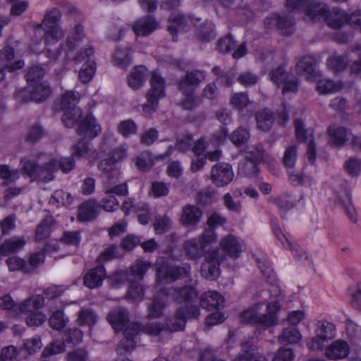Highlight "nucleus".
Listing matches in <instances>:
<instances>
[{
	"instance_id": "nucleus-1",
	"label": "nucleus",
	"mask_w": 361,
	"mask_h": 361,
	"mask_svg": "<svg viewBox=\"0 0 361 361\" xmlns=\"http://www.w3.org/2000/svg\"><path fill=\"white\" fill-rule=\"evenodd\" d=\"M311 0H286V7L292 12L300 13L307 21L324 20L332 28H339L349 22L355 27L361 28V11L353 13L348 18L343 11H333L327 15L324 4L312 5Z\"/></svg>"
},
{
	"instance_id": "nucleus-2",
	"label": "nucleus",
	"mask_w": 361,
	"mask_h": 361,
	"mask_svg": "<svg viewBox=\"0 0 361 361\" xmlns=\"http://www.w3.org/2000/svg\"><path fill=\"white\" fill-rule=\"evenodd\" d=\"M173 298L178 303L185 304V307L178 309L176 314L166 322V327L170 331H178L184 329L187 319L199 316L200 311L196 305L198 293L192 286H184L174 289Z\"/></svg>"
},
{
	"instance_id": "nucleus-3",
	"label": "nucleus",
	"mask_w": 361,
	"mask_h": 361,
	"mask_svg": "<svg viewBox=\"0 0 361 361\" xmlns=\"http://www.w3.org/2000/svg\"><path fill=\"white\" fill-rule=\"evenodd\" d=\"M217 240L216 234L212 229L204 230L200 235L185 240L183 249L185 255L192 259L196 260L205 257L208 247Z\"/></svg>"
},
{
	"instance_id": "nucleus-4",
	"label": "nucleus",
	"mask_w": 361,
	"mask_h": 361,
	"mask_svg": "<svg viewBox=\"0 0 361 361\" xmlns=\"http://www.w3.org/2000/svg\"><path fill=\"white\" fill-rule=\"evenodd\" d=\"M61 12L58 8L47 10L44 16L42 22L38 27L44 30V41L46 44H54L64 37L63 30L59 27Z\"/></svg>"
},
{
	"instance_id": "nucleus-5",
	"label": "nucleus",
	"mask_w": 361,
	"mask_h": 361,
	"mask_svg": "<svg viewBox=\"0 0 361 361\" xmlns=\"http://www.w3.org/2000/svg\"><path fill=\"white\" fill-rule=\"evenodd\" d=\"M80 98V94L73 91H67L61 96V108L64 111L61 121L67 128L74 127L82 118V109L76 106Z\"/></svg>"
},
{
	"instance_id": "nucleus-6",
	"label": "nucleus",
	"mask_w": 361,
	"mask_h": 361,
	"mask_svg": "<svg viewBox=\"0 0 361 361\" xmlns=\"http://www.w3.org/2000/svg\"><path fill=\"white\" fill-rule=\"evenodd\" d=\"M64 16L70 28L66 44L73 49L85 37L84 28L81 25L82 15L75 6H68L64 11Z\"/></svg>"
},
{
	"instance_id": "nucleus-7",
	"label": "nucleus",
	"mask_w": 361,
	"mask_h": 361,
	"mask_svg": "<svg viewBox=\"0 0 361 361\" xmlns=\"http://www.w3.org/2000/svg\"><path fill=\"white\" fill-rule=\"evenodd\" d=\"M240 318L243 323L269 328L271 326V302L257 303L241 312Z\"/></svg>"
},
{
	"instance_id": "nucleus-8",
	"label": "nucleus",
	"mask_w": 361,
	"mask_h": 361,
	"mask_svg": "<svg viewBox=\"0 0 361 361\" xmlns=\"http://www.w3.org/2000/svg\"><path fill=\"white\" fill-rule=\"evenodd\" d=\"M165 80L156 71L150 79V89L146 93L147 103L142 104L144 113L150 114L157 111L159 100L165 97Z\"/></svg>"
},
{
	"instance_id": "nucleus-9",
	"label": "nucleus",
	"mask_w": 361,
	"mask_h": 361,
	"mask_svg": "<svg viewBox=\"0 0 361 361\" xmlns=\"http://www.w3.org/2000/svg\"><path fill=\"white\" fill-rule=\"evenodd\" d=\"M82 331L78 328L73 327L67 329L63 335V342L53 341L43 350L42 356H53L63 353L65 350L66 344L78 345L82 341Z\"/></svg>"
},
{
	"instance_id": "nucleus-10",
	"label": "nucleus",
	"mask_w": 361,
	"mask_h": 361,
	"mask_svg": "<svg viewBox=\"0 0 361 361\" xmlns=\"http://www.w3.org/2000/svg\"><path fill=\"white\" fill-rule=\"evenodd\" d=\"M336 336L335 325L329 322H320L315 329V336L307 341L308 347L312 350L323 349L326 343Z\"/></svg>"
},
{
	"instance_id": "nucleus-11",
	"label": "nucleus",
	"mask_w": 361,
	"mask_h": 361,
	"mask_svg": "<svg viewBox=\"0 0 361 361\" xmlns=\"http://www.w3.org/2000/svg\"><path fill=\"white\" fill-rule=\"evenodd\" d=\"M224 257L220 255L218 249H214L207 253L201 267L202 276L209 280L216 279L220 274V264Z\"/></svg>"
},
{
	"instance_id": "nucleus-12",
	"label": "nucleus",
	"mask_w": 361,
	"mask_h": 361,
	"mask_svg": "<svg viewBox=\"0 0 361 361\" xmlns=\"http://www.w3.org/2000/svg\"><path fill=\"white\" fill-rule=\"evenodd\" d=\"M205 79V72L200 70L188 71L178 82V89L188 99L193 95L196 88Z\"/></svg>"
},
{
	"instance_id": "nucleus-13",
	"label": "nucleus",
	"mask_w": 361,
	"mask_h": 361,
	"mask_svg": "<svg viewBox=\"0 0 361 361\" xmlns=\"http://www.w3.org/2000/svg\"><path fill=\"white\" fill-rule=\"evenodd\" d=\"M76 133L84 138L92 140L102 133V127L92 113H87L79 120Z\"/></svg>"
},
{
	"instance_id": "nucleus-14",
	"label": "nucleus",
	"mask_w": 361,
	"mask_h": 361,
	"mask_svg": "<svg viewBox=\"0 0 361 361\" xmlns=\"http://www.w3.org/2000/svg\"><path fill=\"white\" fill-rule=\"evenodd\" d=\"M191 267L188 263H183L179 265L171 266L166 269L159 267L157 269V283H161L166 280H176L189 277L190 276Z\"/></svg>"
},
{
	"instance_id": "nucleus-15",
	"label": "nucleus",
	"mask_w": 361,
	"mask_h": 361,
	"mask_svg": "<svg viewBox=\"0 0 361 361\" xmlns=\"http://www.w3.org/2000/svg\"><path fill=\"white\" fill-rule=\"evenodd\" d=\"M234 174L230 164L224 162L214 165L211 170L212 183L216 187H224L230 183Z\"/></svg>"
},
{
	"instance_id": "nucleus-16",
	"label": "nucleus",
	"mask_w": 361,
	"mask_h": 361,
	"mask_svg": "<svg viewBox=\"0 0 361 361\" xmlns=\"http://www.w3.org/2000/svg\"><path fill=\"white\" fill-rule=\"evenodd\" d=\"M51 94V88L49 85L42 81L38 85H35L32 90L27 92L22 90L18 93V98L23 102L33 101L35 102H42L46 100Z\"/></svg>"
},
{
	"instance_id": "nucleus-17",
	"label": "nucleus",
	"mask_w": 361,
	"mask_h": 361,
	"mask_svg": "<svg viewBox=\"0 0 361 361\" xmlns=\"http://www.w3.org/2000/svg\"><path fill=\"white\" fill-rule=\"evenodd\" d=\"M190 21L188 17L180 12H173L169 16L167 30L172 35L173 42L178 40V32H186L188 30Z\"/></svg>"
},
{
	"instance_id": "nucleus-18",
	"label": "nucleus",
	"mask_w": 361,
	"mask_h": 361,
	"mask_svg": "<svg viewBox=\"0 0 361 361\" xmlns=\"http://www.w3.org/2000/svg\"><path fill=\"white\" fill-rule=\"evenodd\" d=\"M202 211L197 205L186 204L182 209L180 221L186 228H195L201 221Z\"/></svg>"
},
{
	"instance_id": "nucleus-19",
	"label": "nucleus",
	"mask_w": 361,
	"mask_h": 361,
	"mask_svg": "<svg viewBox=\"0 0 361 361\" xmlns=\"http://www.w3.org/2000/svg\"><path fill=\"white\" fill-rule=\"evenodd\" d=\"M99 204L94 199L88 200L78 207L77 219L82 223H86L96 219L99 214Z\"/></svg>"
},
{
	"instance_id": "nucleus-20",
	"label": "nucleus",
	"mask_w": 361,
	"mask_h": 361,
	"mask_svg": "<svg viewBox=\"0 0 361 361\" xmlns=\"http://www.w3.org/2000/svg\"><path fill=\"white\" fill-rule=\"evenodd\" d=\"M159 27V23L153 16H147L137 20L133 26V30L137 36L149 35Z\"/></svg>"
},
{
	"instance_id": "nucleus-21",
	"label": "nucleus",
	"mask_w": 361,
	"mask_h": 361,
	"mask_svg": "<svg viewBox=\"0 0 361 361\" xmlns=\"http://www.w3.org/2000/svg\"><path fill=\"white\" fill-rule=\"evenodd\" d=\"M295 130L298 139L308 144L307 157L310 161L313 162L315 160L316 152L312 143V131L305 129L303 122L300 120L295 122Z\"/></svg>"
},
{
	"instance_id": "nucleus-22",
	"label": "nucleus",
	"mask_w": 361,
	"mask_h": 361,
	"mask_svg": "<svg viewBox=\"0 0 361 361\" xmlns=\"http://www.w3.org/2000/svg\"><path fill=\"white\" fill-rule=\"evenodd\" d=\"M350 353V346L343 340L338 339L326 348L325 355L330 360H337L345 358Z\"/></svg>"
},
{
	"instance_id": "nucleus-23",
	"label": "nucleus",
	"mask_w": 361,
	"mask_h": 361,
	"mask_svg": "<svg viewBox=\"0 0 361 361\" xmlns=\"http://www.w3.org/2000/svg\"><path fill=\"white\" fill-rule=\"evenodd\" d=\"M106 278V270L103 265L90 269L84 276V285L90 288H96L102 286Z\"/></svg>"
},
{
	"instance_id": "nucleus-24",
	"label": "nucleus",
	"mask_w": 361,
	"mask_h": 361,
	"mask_svg": "<svg viewBox=\"0 0 361 361\" xmlns=\"http://www.w3.org/2000/svg\"><path fill=\"white\" fill-rule=\"evenodd\" d=\"M224 298L217 291L204 293L200 299V306L207 310H219L224 307Z\"/></svg>"
},
{
	"instance_id": "nucleus-25",
	"label": "nucleus",
	"mask_w": 361,
	"mask_h": 361,
	"mask_svg": "<svg viewBox=\"0 0 361 361\" xmlns=\"http://www.w3.org/2000/svg\"><path fill=\"white\" fill-rule=\"evenodd\" d=\"M107 320L115 331L118 332L124 329L129 322L127 311L123 308H116L107 315Z\"/></svg>"
},
{
	"instance_id": "nucleus-26",
	"label": "nucleus",
	"mask_w": 361,
	"mask_h": 361,
	"mask_svg": "<svg viewBox=\"0 0 361 361\" xmlns=\"http://www.w3.org/2000/svg\"><path fill=\"white\" fill-rule=\"evenodd\" d=\"M26 244V240L22 236H13L8 238L0 245V255L6 257L21 250Z\"/></svg>"
},
{
	"instance_id": "nucleus-27",
	"label": "nucleus",
	"mask_w": 361,
	"mask_h": 361,
	"mask_svg": "<svg viewBox=\"0 0 361 361\" xmlns=\"http://www.w3.org/2000/svg\"><path fill=\"white\" fill-rule=\"evenodd\" d=\"M220 247L230 257L237 259L242 252L241 245L237 238L233 235H227L220 241Z\"/></svg>"
},
{
	"instance_id": "nucleus-28",
	"label": "nucleus",
	"mask_w": 361,
	"mask_h": 361,
	"mask_svg": "<svg viewBox=\"0 0 361 361\" xmlns=\"http://www.w3.org/2000/svg\"><path fill=\"white\" fill-rule=\"evenodd\" d=\"M283 285L272 275V312L279 311L284 307L285 295Z\"/></svg>"
},
{
	"instance_id": "nucleus-29",
	"label": "nucleus",
	"mask_w": 361,
	"mask_h": 361,
	"mask_svg": "<svg viewBox=\"0 0 361 361\" xmlns=\"http://www.w3.org/2000/svg\"><path fill=\"white\" fill-rule=\"evenodd\" d=\"M147 68L143 66H135L128 79V84L134 90L141 88L145 83Z\"/></svg>"
},
{
	"instance_id": "nucleus-30",
	"label": "nucleus",
	"mask_w": 361,
	"mask_h": 361,
	"mask_svg": "<svg viewBox=\"0 0 361 361\" xmlns=\"http://www.w3.org/2000/svg\"><path fill=\"white\" fill-rule=\"evenodd\" d=\"M346 335L352 349L361 348V328L352 321L346 324Z\"/></svg>"
},
{
	"instance_id": "nucleus-31",
	"label": "nucleus",
	"mask_w": 361,
	"mask_h": 361,
	"mask_svg": "<svg viewBox=\"0 0 361 361\" xmlns=\"http://www.w3.org/2000/svg\"><path fill=\"white\" fill-rule=\"evenodd\" d=\"M161 298L157 295L154 298L153 302L149 306V316L152 318L159 317L165 305V298L170 293L168 290L161 289L160 290Z\"/></svg>"
},
{
	"instance_id": "nucleus-32",
	"label": "nucleus",
	"mask_w": 361,
	"mask_h": 361,
	"mask_svg": "<svg viewBox=\"0 0 361 361\" xmlns=\"http://www.w3.org/2000/svg\"><path fill=\"white\" fill-rule=\"evenodd\" d=\"M56 170H57L56 159H52L42 166H39L38 171L37 172V180L45 183L52 180L54 178V172Z\"/></svg>"
},
{
	"instance_id": "nucleus-33",
	"label": "nucleus",
	"mask_w": 361,
	"mask_h": 361,
	"mask_svg": "<svg viewBox=\"0 0 361 361\" xmlns=\"http://www.w3.org/2000/svg\"><path fill=\"white\" fill-rule=\"evenodd\" d=\"M73 202V197L68 192L62 190H57L54 192L49 200V204L59 207H68Z\"/></svg>"
},
{
	"instance_id": "nucleus-34",
	"label": "nucleus",
	"mask_w": 361,
	"mask_h": 361,
	"mask_svg": "<svg viewBox=\"0 0 361 361\" xmlns=\"http://www.w3.org/2000/svg\"><path fill=\"white\" fill-rule=\"evenodd\" d=\"M257 128L263 132H268L271 129V110L263 109L259 110L255 115Z\"/></svg>"
},
{
	"instance_id": "nucleus-35",
	"label": "nucleus",
	"mask_w": 361,
	"mask_h": 361,
	"mask_svg": "<svg viewBox=\"0 0 361 361\" xmlns=\"http://www.w3.org/2000/svg\"><path fill=\"white\" fill-rule=\"evenodd\" d=\"M349 133L343 128L331 127L329 130V142L336 146L342 145L348 139Z\"/></svg>"
},
{
	"instance_id": "nucleus-36",
	"label": "nucleus",
	"mask_w": 361,
	"mask_h": 361,
	"mask_svg": "<svg viewBox=\"0 0 361 361\" xmlns=\"http://www.w3.org/2000/svg\"><path fill=\"white\" fill-rule=\"evenodd\" d=\"M97 322V316L92 309L82 308L78 315L77 322L80 326H94Z\"/></svg>"
},
{
	"instance_id": "nucleus-37",
	"label": "nucleus",
	"mask_w": 361,
	"mask_h": 361,
	"mask_svg": "<svg viewBox=\"0 0 361 361\" xmlns=\"http://www.w3.org/2000/svg\"><path fill=\"white\" fill-rule=\"evenodd\" d=\"M68 323V318L64 314L63 311L57 310L51 314L49 319V326L55 330L61 331Z\"/></svg>"
},
{
	"instance_id": "nucleus-38",
	"label": "nucleus",
	"mask_w": 361,
	"mask_h": 361,
	"mask_svg": "<svg viewBox=\"0 0 361 361\" xmlns=\"http://www.w3.org/2000/svg\"><path fill=\"white\" fill-rule=\"evenodd\" d=\"M212 72L217 77L216 81L219 84L229 87L233 83V73L231 70L222 71L218 66H214Z\"/></svg>"
},
{
	"instance_id": "nucleus-39",
	"label": "nucleus",
	"mask_w": 361,
	"mask_h": 361,
	"mask_svg": "<svg viewBox=\"0 0 361 361\" xmlns=\"http://www.w3.org/2000/svg\"><path fill=\"white\" fill-rule=\"evenodd\" d=\"M151 267V263L142 258L137 259L130 267L131 274L136 279H143L146 271Z\"/></svg>"
},
{
	"instance_id": "nucleus-40",
	"label": "nucleus",
	"mask_w": 361,
	"mask_h": 361,
	"mask_svg": "<svg viewBox=\"0 0 361 361\" xmlns=\"http://www.w3.org/2000/svg\"><path fill=\"white\" fill-rule=\"evenodd\" d=\"M6 264L10 271H21L29 274L30 269L26 261L19 257L12 256L6 259Z\"/></svg>"
},
{
	"instance_id": "nucleus-41",
	"label": "nucleus",
	"mask_w": 361,
	"mask_h": 361,
	"mask_svg": "<svg viewBox=\"0 0 361 361\" xmlns=\"http://www.w3.org/2000/svg\"><path fill=\"white\" fill-rule=\"evenodd\" d=\"M197 37L202 41L209 42L214 37V25L207 21L197 29Z\"/></svg>"
},
{
	"instance_id": "nucleus-42",
	"label": "nucleus",
	"mask_w": 361,
	"mask_h": 361,
	"mask_svg": "<svg viewBox=\"0 0 361 361\" xmlns=\"http://www.w3.org/2000/svg\"><path fill=\"white\" fill-rule=\"evenodd\" d=\"M21 171L28 176L32 180H37L39 165L34 161L27 158L20 160Z\"/></svg>"
},
{
	"instance_id": "nucleus-43",
	"label": "nucleus",
	"mask_w": 361,
	"mask_h": 361,
	"mask_svg": "<svg viewBox=\"0 0 361 361\" xmlns=\"http://www.w3.org/2000/svg\"><path fill=\"white\" fill-rule=\"evenodd\" d=\"M122 256L120 250V247L116 245H111L105 248L98 256L97 261L99 263L110 261L115 258H118Z\"/></svg>"
},
{
	"instance_id": "nucleus-44",
	"label": "nucleus",
	"mask_w": 361,
	"mask_h": 361,
	"mask_svg": "<svg viewBox=\"0 0 361 361\" xmlns=\"http://www.w3.org/2000/svg\"><path fill=\"white\" fill-rule=\"evenodd\" d=\"M302 336L298 329L291 327L286 329L279 337V341L285 344H293L299 342Z\"/></svg>"
},
{
	"instance_id": "nucleus-45",
	"label": "nucleus",
	"mask_w": 361,
	"mask_h": 361,
	"mask_svg": "<svg viewBox=\"0 0 361 361\" xmlns=\"http://www.w3.org/2000/svg\"><path fill=\"white\" fill-rule=\"evenodd\" d=\"M96 71V63L91 60L82 65L79 72V79L83 83L88 82L94 76Z\"/></svg>"
},
{
	"instance_id": "nucleus-46",
	"label": "nucleus",
	"mask_w": 361,
	"mask_h": 361,
	"mask_svg": "<svg viewBox=\"0 0 361 361\" xmlns=\"http://www.w3.org/2000/svg\"><path fill=\"white\" fill-rule=\"evenodd\" d=\"M114 59L117 66L126 68L131 62L130 49L128 48H118L114 54Z\"/></svg>"
},
{
	"instance_id": "nucleus-47",
	"label": "nucleus",
	"mask_w": 361,
	"mask_h": 361,
	"mask_svg": "<svg viewBox=\"0 0 361 361\" xmlns=\"http://www.w3.org/2000/svg\"><path fill=\"white\" fill-rule=\"evenodd\" d=\"M133 350V343L132 341L121 340L116 347L118 357L115 361H131L126 355L130 353Z\"/></svg>"
},
{
	"instance_id": "nucleus-48",
	"label": "nucleus",
	"mask_w": 361,
	"mask_h": 361,
	"mask_svg": "<svg viewBox=\"0 0 361 361\" xmlns=\"http://www.w3.org/2000/svg\"><path fill=\"white\" fill-rule=\"evenodd\" d=\"M44 75V70L39 66L30 68L25 74V79L29 84L38 85Z\"/></svg>"
},
{
	"instance_id": "nucleus-49",
	"label": "nucleus",
	"mask_w": 361,
	"mask_h": 361,
	"mask_svg": "<svg viewBox=\"0 0 361 361\" xmlns=\"http://www.w3.org/2000/svg\"><path fill=\"white\" fill-rule=\"evenodd\" d=\"M250 138L249 131L244 128H238L230 135V140L236 146L245 145Z\"/></svg>"
},
{
	"instance_id": "nucleus-50",
	"label": "nucleus",
	"mask_w": 361,
	"mask_h": 361,
	"mask_svg": "<svg viewBox=\"0 0 361 361\" xmlns=\"http://www.w3.org/2000/svg\"><path fill=\"white\" fill-rule=\"evenodd\" d=\"M275 235L285 249L290 250L293 255H297L298 252V245L294 243L291 237H288L279 229L276 230Z\"/></svg>"
},
{
	"instance_id": "nucleus-51",
	"label": "nucleus",
	"mask_w": 361,
	"mask_h": 361,
	"mask_svg": "<svg viewBox=\"0 0 361 361\" xmlns=\"http://www.w3.org/2000/svg\"><path fill=\"white\" fill-rule=\"evenodd\" d=\"M341 89L340 83H336L333 80L323 79L317 85V90L320 94H329L336 92Z\"/></svg>"
},
{
	"instance_id": "nucleus-52",
	"label": "nucleus",
	"mask_w": 361,
	"mask_h": 361,
	"mask_svg": "<svg viewBox=\"0 0 361 361\" xmlns=\"http://www.w3.org/2000/svg\"><path fill=\"white\" fill-rule=\"evenodd\" d=\"M264 150L261 144L249 147L245 151V159L258 164L264 158Z\"/></svg>"
},
{
	"instance_id": "nucleus-53",
	"label": "nucleus",
	"mask_w": 361,
	"mask_h": 361,
	"mask_svg": "<svg viewBox=\"0 0 361 361\" xmlns=\"http://www.w3.org/2000/svg\"><path fill=\"white\" fill-rule=\"evenodd\" d=\"M142 329L138 323L130 324L124 330V338L122 340H128L133 343V348H135L137 336L140 334Z\"/></svg>"
},
{
	"instance_id": "nucleus-54",
	"label": "nucleus",
	"mask_w": 361,
	"mask_h": 361,
	"mask_svg": "<svg viewBox=\"0 0 361 361\" xmlns=\"http://www.w3.org/2000/svg\"><path fill=\"white\" fill-rule=\"evenodd\" d=\"M244 354L237 357L233 361H267L266 358L258 354L251 353L248 350L250 347V342H245L242 345Z\"/></svg>"
},
{
	"instance_id": "nucleus-55",
	"label": "nucleus",
	"mask_w": 361,
	"mask_h": 361,
	"mask_svg": "<svg viewBox=\"0 0 361 361\" xmlns=\"http://www.w3.org/2000/svg\"><path fill=\"white\" fill-rule=\"evenodd\" d=\"M137 130V126L131 119L121 121L118 126V133L124 137H128L132 135L136 134Z\"/></svg>"
},
{
	"instance_id": "nucleus-56",
	"label": "nucleus",
	"mask_w": 361,
	"mask_h": 361,
	"mask_svg": "<svg viewBox=\"0 0 361 361\" xmlns=\"http://www.w3.org/2000/svg\"><path fill=\"white\" fill-rule=\"evenodd\" d=\"M60 241L66 245L78 247L80 243V232L79 231H64Z\"/></svg>"
},
{
	"instance_id": "nucleus-57",
	"label": "nucleus",
	"mask_w": 361,
	"mask_h": 361,
	"mask_svg": "<svg viewBox=\"0 0 361 361\" xmlns=\"http://www.w3.org/2000/svg\"><path fill=\"white\" fill-rule=\"evenodd\" d=\"M236 46V42L231 35L228 34L225 37L220 39L217 42L216 49L222 54H227L232 51Z\"/></svg>"
},
{
	"instance_id": "nucleus-58",
	"label": "nucleus",
	"mask_w": 361,
	"mask_h": 361,
	"mask_svg": "<svg viewBox=\"0 0 361 361\" xmlns=\"http://www.w3.org/2000/svg\"><path fill=\"white\" fill-rule=\"evenodd\" d=\"M239 173L245 177L256 176L258 173L257 164L246 160L239 165Z\"/></svg>"
},
{
	"instance_id": "nucleus-59",
	"label": "nucleus",
	"mask_w": 361,
	"mask_h": 361,
	"mask_svg": "<svg viewBox=\"0 0 361 361\" xmlns=\"http://www.w3.org/2000/svg\"><path fill=\"white\" fill-rule=\"evenodd\" d=\"M90 141L84 137L72 147V154L78 157H85L90 151Z\"/></svg>"
},
{
	"instance_id": "nucleus-60",
	"label": "nucleus",
	"mask_w": 361,
	"mask_h": 361,
	"mask_svg": "<svg viewBox=\"0 0 361 361\" xmlns=\"http://www.w3.org/2000/svg\"><path fill=\"white\" fill-rule=\"evenodd\" d=\"M126 298L133 301H140L144 298V289L138 282H132L126 293Z\"/></svg>"
},
{
	"instance_id": "nucleus-61",
	"label": "nucleus",
	"mask_w": 361,
	"mask_h": 361,
	"mask_svg": "<svg viewBox=\"0 0 361 361\" xmlns=\"http://www.w3.org/2000/svg\"><path fill=\"white\" fill-rule=\"evenodd\" d=\"M106 197L101 200L99 204V209L102 208L104 210L108 212H113L118 209L119 204L116 198L110 194H105Z\"/></svg>"
},
{
	"instance_id": "nucleus-62",
	"label": "nucleus",
	"mask_w": 361,
	"mask_h": 361,
	"mask_svg": "<svg viewBox=\"0 0 361 361\" xmlns=\"http://www.w3.org/2000/svg\"><path fill=\"white\" fill-rule=\"evenodd\" d=\"M250 102V99L246 92L235 93L231 98V104L238 110L247 107Z\"/></svg>"
},
{
	"instance_id": "nucleus-63",
	"label": "nucleus",
	"mask_w": 361,
	"mask_h": 361,
	"mask_svg": "<svg viewBox=\"0 0 361 361\" xmlns=\"http://www.w3.org/2000/svg\"><path fill=\"white\" fill-rule=\"evenodd\" d=\"M56 169H60L64 173H68L75 166V161L72 156L63 157L59 159H56Z\"/></svg>"
},
{
	"instance_id": "nucleus-64",
	"label": "nucleus",
	"mask_w": 361,
	"mask_h": 361,
	"mask_svg": "<svg viewBox=\"0 0 361 361\" xmlns=\"http://www.w3.org/2000/svg\"><path fill=\"white\" fill-rule=\"evenodd\" d=\"M133 162L137 169L143 172L149 171L153 166L151 158L145 154H142L136 157L133 159Z\"/></svg>"
}]
</instances>
